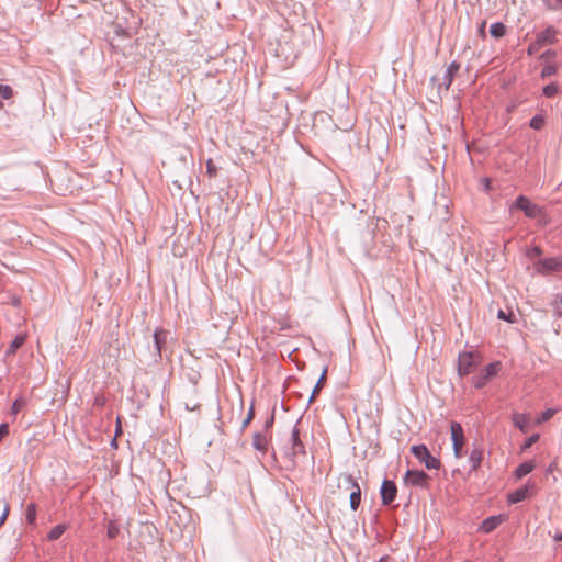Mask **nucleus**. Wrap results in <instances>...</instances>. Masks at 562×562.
I'll list each match as a JSON object with an SVG mask.
<instances>
[{"label": "nucleus", "instance_id": "1", "mask_svg": "<svg viewBox=\"0 0 562 562\" xmlns=\"http://www.w3.org/2000/svg\"><path fill=\"white\" fill-rule=\"evenodd\" d=\"M284 453L292 459L297 456L306 454L305 446L301 440L300 430L296 425L292 428L291 434L286 440V445L284 446Z\"/></svg>", "mask_w": 562, "mask_h": 562}, {"label": "nucleus", "instance_id": "2", "mask_svg": "<svg viewBox=\"0 0 562 562\" xmlns=\"http://www.w3.org/2000/svg\"><path fill=\"white\" fill-rule=\"evenodd\" d=\"M411 452L420 463H424L428 470H439L441 462L438 458L431 456L428 448L425 445H414L411 448Z\"/></svg>", "mask_w": 562, "mask_h": 562}, {"label": "nucleus", "instance_id": "3", "mask_svg": "<svg viewBox=\"0 0 562 562\" xmlns=\"http://www.w3.org/2000/svg\"><path fill=\"white\" fill-rule=\"evenodd\" d=\"M513 207L522 211L525 215L529 218H538L543 214L542 209L539 205L532 203L525 195H519L515 200Z\"/></svg>", "mask_w": 562, "mask_h": 562}, {"label": "nucleus", "instance_id": "4", "mask_svg": "<svg viewBox=\"0 0 562 562\" xmlns=\"http://www.w3.org/2000/svg\"><path fill=\"white\" fill-rule=\"evenodd\" d=\"M450 431H451L453 453H454V457L459 459L463 456L462 449L465 443L464 431H463L461 424L458 422H452L450 424Z\"/></svg>", "mask_w": 562, "mask_h": 562}, {"label": "nucleus", "instance_id": "5", "mask_svg": "<svg viewBox=\"0 0 562 562\" xmlns=\"http://www.w3.org/2000/svg\"><path fill=\"white\" fill-rule=\"evenodd\" d=\"M171 338L170 331L164 328H157L154 333V361L161 360L162 353L167 350L168 339Z\"/></svg>", "mask_w": 562, "mask_h": 562}, {"label": "nucleus", "instance_id": "6", "mask_svg": "<svg viewBox=\"0 0 562 562\" xmlns=\"http://www.w3.org/2000/svg\"><path fill=\"white\" fill-rule=\"evenodd\" d=\"M404 481L407 485L429 488L430 476L423 470H407Z\"/></svg>", "mask_w": 562, "mask_h": 562}, {"label": "nucleus", "instance_id": "7", "mask_svg": "<svg viewBox=\"0 0 562 562\" xmlns=\"http://www.w3.org/2000/svg\"><path fill=\"white\" fill-rule=\"evenodd\" d=\"M475 355L472 351H463L458 357V373L460 376L468 375L476 367Z\"/></svg>", "mask_w": 562, "mask_h": 562}, {"label": "nucleus", "instance_id": "8", "mask_svg": "<svg viewBox=\"0 0 562 562\" xmlns=\"http://www.w3.org/2000/svg\"><path fill=\"white\" fill-rule=\"evenodd\" d=\"M536 269L540 273L558 272L562 269V260L555 257L540 259L536 263Z\"/></svg>", "mask_w": 562, "mask_h": 562}, {"label": "nucleus", "instance_id": "9", "mask_svg": "<svg viewBox=\"0 0 562 562\" xmlns=\"http://www.w3.org/2000/svg\"><path fill=\"white\" fill-rule=\"evenodd\" d=\"M381 501L384 506L390 505L395 498L397 494V486L391 480H384L380 490Z\"/></svg>", "mask_w": 562, "mask_h": 562}, {"label": "nucleus", "instance_id": "10", "mask_svg": "<svg viewBox=\"0 0 562 562\" xmlns=\"http://www.w3.org/2000/svg\"><path fill=\"white\" fill-rule=\"evenodd\" d=\"M345 481L349 484L351 488L350 493V508L352 510H357L361 503V488L358 482L350 474H346L344 476Z\"/></svg>", "mask_w": 562, "mask_h": 562}, {"label": "nucleus", "instance_id": "11", "mask_svg": "<svg viewBox=\"0 0 562 562\" xmlns=\"http://www.w3.org/2000/svg\"><path fill=\"white\" fill-rule=\"evenodd\" d=\"M271 439V435L265 431L255 432L252 436V447L261 453H266L268 451V443Z\"/></svg>", "mask_w": 562, "mask_h": 562}, {"label": "nucleus", "instance_id": "12", "mask_svg": "<svg viewBox=\"0 0 562 562\" xmlns=\"http://www.w3.org/2000/svg\"><path fill=\"white\" fill-rule=\"evenodd\" d=\"M558 31L553 26H548L546 30L539 32L536 36L538 44L551 45L557 42Z\"/></svg>", "mask_w": 562, "mask_h": 562}, {"label": "nucleus", "instance_id": "13", "mask_svg": "<svg viewBox=\"0 0 562 562\" xmlns=\"http://www.w3.org/2000/svg\"><path fill=\"white\" fill-rule=\"evenodd\" d=\"M459 69H460V64L458 61H452L447 67V70L442 78V83H441L442 86H445L446 90H449L450 86L453 82V78H454L456 74L459 71Z\"/></svg>", "mask_w": 562, "mask_h": 562}, {"label": "nucleus", "instance_id": "14", "mask_svg": "<svg viewBox=\"0 0 562 562\" xmlns=\"http://www.w3.org/2000/svg\"><path fill=\"white\" fill-rule=\"evenodd\" d=\"M503 521H504V517L502 515L490 516L483 520L480 529L483 532L488 533V532H492L493 530H495Z\"/></svg>", "mask_w": 562, "mask_h": 562}, {"label": "nucleus", "instance_id": "15", "mask_svg": "<svg viewBox=\"0 0 562 562\" xmlns=\"http://www.w3.org/2000/svg\"><path fill=\"white\" fill-rule=\"evenodd\" d=\"M529 487L527 485L517 488L516 491L508 494L507 501L510 504H516L528 498Z\"/></svg>", "mask_w": 562, "mask_h": 562}, {"label": "nucleus", "instance_id": "16", "mask_svg": "<svg viewBox=\"0 0 562 562\" xmlns=\"http://www.w3.org/2000/svg\"><path fill=\"white\" fill-rule=\"evenodd\" d=\"M483 460V450L479 447H474L469 456L471 463V471H477Z\"/></svg>", "mask_w": 562, "mask_h": 562}, {"label": "nucleus", "instance_id": "17", "mask_svg": "<svg viewBox=\"0 0 562 562\" xmlns=\"http://www.w3.org/2000/svg\"><path fill=\"white\" fill-rule=\"evenodd\" d=\"M326 379H327V367H325L322 371V374L318 379V381L316 382L313 391H312V394L308 398V403H312L314 402L315 397L318 395V393L321 392V390L324 387L325 383H326Z\"/></svg>", "mask_w": 562, "mask_h": 562}, {"label": "nucleus", "instance_id": "18", "mask_svg": "<svg viewBox=\"0 0 562 562\" xmlns=\"http://www.w3.org/2000/svg\"><path fill=\"white\" fill-rule=\"evenodd\" d=\"M513 424L521 431L526 432L529 426V419L525 414L515 413L513 415Z\"/></svg>", "mask_w": 562, "mask_h": 562}, {"label": "nucleus", "instance_id": "19", "mask_svg": "<svg viewBox=\"0 0 562 562\" xmlns=\"http://www.w3.org/2000/svg\"><path fill=\"white\" fill-rule=\"evenodd\" d=\"M25 342V336L24 335H18L15 338L11 341L9 348L5 351V356H13L16 350L23 346Z\"/></svg>", "mask_w": 562, "mask_h": 562}, {"label": "nucleus", "instance_id": "20", "mask_svg": "<svg viewBox=\"0 0 562 562\" xmlns=\"http://www.w3.org/2000/svg\"><path fill=\"white\" fill-rule=\"evenodd\" d=\"M533 469H535V464L531 461L522 462L515 470V475L517 479H521V477L526 476L527 474H529L530 472H532Z\"/></svg>", "mask_w": 562, "mask_h": 562}, {"label": "nucleus", "instance_id": "21", "mask_svg": "<svg viewBox=\"0 0 562 562\" xmlns=\"http://www.w3.org/2000/svg\"><path fill=\"white\" fill-rule=\"evenodd\" d=\"M490 33L495 38H501L506 34V26L502 22L493 23L490 27Z\"/></svg>", "mask_w": 562, "mask_h": 562}, {"label": "nucleus", "instance_id": "22", "mask_svg": "<svg viewBox=\"0 0 562 562\" xmlns=\"http://www.w3.org/2000/svg\"><path fill=\"white\" fill-rule=\"evenodd\" d=\"M65 530H66L65 525L55 526L54 528L50 529V531L47 535L48 540H50V541L58 540L63 536Z\"/></svg>", "mask_w": 562, "mask_h": 562}, {"label": "nucleus", "instance_id": "23", "mask_svg": "<svg viewBox=\"0 0 562 562\" xmlns=\"http://www.w3.org/2000/svg\"><path fill=\"white\" fill-rule=\"evenodd\" d=\"M546 124V119L543 115L541 114H536L531 120H530V127L536 130V131H540L543 128Z\"/></svg>", "mask_w": 562, "mask_h": 562}, {"label": "nucleus", "instance_id": "24", "mask_svg": "<svg viewBox=\"0 0 562 562\" xmlns=\"http://www.w3.org/2000/svg\"><path fill=\"white\" fill-rule=\"evenodd\" d=\"M498 366V362L490 363L485 366V368L481 372L484 374L485 378H487V380H490L497 374Z\"/></svg>", "mask_w": 562, "mask_h": 562}, {"label": "nucleus", "instance_id": "25", "mask_svg": "<svg viewBox=\"0 0 562 562\" xmlns=\"http://www.w3.org/2000/svg\"><path fill=\"white\" fill-rule=\"evenodd\" d=\"M25 519L29 524H34L36 520V505L31 503L25 510Z\"/></svg>", "mask_w": 562, "mask_h": 562}, {"label": "nucleus", "instance_id": "26", "mask_svg": "<svg viewBox=\"0 0 562 562\" xmlns=\"http://www.w3.org/2000/svg\"><path fill=\"white\" fill-rule=\"evenodd\" d=\"M552 307L554 315L557 317H562V293L555 295Z\"/></svg>", "mask_w": 562, "mask_h": 562}, {"label": "nucleus", "instance_id": "27", "mask_svg": "<svg viewBox=\"0 0 562 562\" xmlns=\"http://www.w3.org/2000/svg\"><path fill=\"white\" fill-rule=\"evenodd\" d=\"M559 91V87L557 83L554 82H551L547 86L543 87L542 89V93L543 95H546L547 98H552L554 97Z\"/></svg>", "mask_w": 562, "mask_h": 562}, {"label": "nucleus", "instance_id": "28", "mask_svg": "<svg viewBox=\"0 0 562 562\" xmlns=\"http://www.w3.org/2000/svg\"><path fill=\"white\" fill-rule=\"evenodd\" d=\"M487 382H488L487 378H485L482 372H480L479 374H476L472 378V383L475 389L484 387Z\"/></svg>", "mask_w": 562, "mask_h": 562}, {"label": "nucleus", "instance_id": "29", "mask_svg": "<svg viewBox=\"0 0 562 562\" xmlns=\"http://www.w3.org/2000/svg\"><path fill=\"white\" fill-rule=\"evenodd\" d=\"M119 533H120V527H119V525H117L115 521H113V520L109 521V524H108V530H106V535H108V537H109L110 539H114V538H116V537H117V535H119Z\"/></svg>", "mask_w": 562, "mask_h": 562}, {"label": "nucleus", "instance_id": "30", "mask_svg": "<svg viewBox=\"0 0 562 562\" xmlns=\"http://www.w3.org/2000/svg\"><path fill=\"white\" fill-rule=\"evenodd\" d=\"M497 317L499 319H504V321H506L508 323H515L516 322V315L512 311L505 312L503 310H499L498 313H497Z\"/></svg>", "mask_w": 562, "mask_h": 562}, {"label": "nucleus", "instance_id": "31", "mask_svg": "<svg viewBox=\"0 0 562 562\" xmlns=\"http://www.w3.org/2000/svg\"><path fill=\"white\" fill-rule=\"evenodd\" d=\"M548 10L557 11L562 9V0H542Z\"/></svg>", "mask_w": 562, "mask_h": 562}, {"label": "nucleus", "instance_id": "32", "mask_svg": "<svg viewBox=\"0 0 562 562\" xmlns=\"http://www.w3.org/2000/svg\"><path fill=\"white\" fill-rule=\"evenodd\" d=\"M557 72V67L554 65H546L541 70V78H547L553 76Z\"/></svg>", "mask_w": 562, "mask_h": 562}, {"label": "nucleus", "instance_id": "33", "mask_svg": "<svg viewBox=\"0 0 562 562\" xmlns=\"http://www.w3.org/2000/svg\"><path fill=\"white\" fill-rule=\"evenodd\" d=\"M0 95L5 100L10 99L13 95L12 88L10 86L0 83Z\"/></svg>", "mask_w": 562, "mask_h": 562}, {"label": "nucleus", "instance_id": "34", "mask_svg": "<svg viewBox=\"0 0 562 562\" xmlns=\"http://www.w3.org/2000/svg\"><path fill=\"white\" fill-rule=\"evenodd\" d=\"M254 417H255V408H254V404H251V406L248 411L247 417L244 419V422L241 424V430H244L251 423Z\"/></svg>", "mask_w": 562, "mask_h": 562}, {"label": "nucleus", "instance_id": "35", "mask_svg": "<svg viewBox=\"0 0 562 562\" xmlns=\"http://www.w3.org/2000/svg\"><path fill=\"white\" fill-rule=\"evenodd\" d=\"M25 405V401L23 398H16L11 407L12 414H18L20 409Z\"/></svg>", "mask_w": 562, "mask_h": 562}, {"label": "nucleus", "instance_id": "36", "mask_svg": "<svg viewBox=\"0 0 562 562\" xmlns=\"http://www.w3.org/2000/svg\"><path fill=\"white\" fill-rule=\"evenodd\" d=\"M206 172L210 177H215L216 173H217V168L216 166L214 165L213 160L212 159H209L206 161Z\"/></svg>", "mask_w": 562, "mask_h": 562}, {"label": "nucleus", "instance_id": "37", "mask_svg": "<svg viewBox=\"0 0 562 562\" xmlns=\"http://www.w3.org/2000/svg\"><path fill=\"white\" fill-rule=\"evenodd\" d=\"M542 47L541 44H538V41L535 40L532 43L529 44L528 48H527V53L528 55H533L536 54L540 48Z\"/></svg>", "mask_w": 562, "mask_h": 562}, {"label": "nucleus", "instance_id": "38", "mask_svg": "<svg viewBox=\"0 0 562 562\" xmlns=\"http://www.w3.org/2000/svg\"><path fill=\"white\" fill-rule=\"evenodd\" d=\"M539 440V435L538 434H533L531 435L526 441L525 443L522 445V449H528L530 448L533 443H536L537 441Z\"/></svg>", "mask_w": 562, "mask_h": 562}, {"label": "nucleus", "instance_id": "39", "mask_svg": "<svg viewBox=\"0 0 562 562\" xmlns=\"http://www.w3.org/2000/svg\"><path fill=\"white\" fill-rule=\"evenodd\" d=\"M10 513V506L8 503L4 504V508H3V512H2V515L0 516V528L3 526V524L5 522L7 518H8V515Z\"/></svg>", "mask_w": 562, "mask_h": 562}, {"label": "nucleus", "instance_id": "40", "mask_svg": "<svg viewBox=\"0 0 562 562\" xmlns=\"http://www.w3.org/2000/svg\"><path fill=\"white\" fill-rule=\"evenodd\" d=\"M557 56V52L555 50H552V49H548L546 50L541 56L540 58L546 60V61H549L550 59L554 58Z\"/></svg>", "mask_w": 562, "mask_h": 562}, {"label": "nucleus", "instance_id": "41", "mask_svg": "<svg viewBox=\"0 0 562 562\" xmlns=\"http://www.w3.org/2000/svg\"><path fill=\"white\" fill-rule=\"evenodd\" d=\"M274 423V415L272 414L265 423L262 431L269 434L270 429Z\"/></svg>", "mask_w": 562, "mask_h": 562}, {"label": "nucleus", "instance_id": "42", "mask_svg": "<svg viewBox=\"0 0 562 562\" xmlns=\"http://www.w3.org/2000/svg\"><path fill=\"white\" fill-rule=\"evenodd\" d=\"M555 412H557V411H555V409H553V408H548L547 411H544V412L542 413L541 419H542L543 422L549 420L550 418H552V417H553V415L555 414Z\"/></svg>", "mask_w": 562, "mask_h": 562}, {"label": "nucleus", "instance_id": "43", "mask_svg": "<svg viewBox=\"0 0 562 562\" xmlns=\"http://www.w3.org/2000/svg\"><path fill=\"white\" fill-rule=\"evenodd\" d=\"M9 434V425L3 423L0 425V442Z\"/></svg>", "mask_w": 562, "mask_h": 562}, {"label": "nucleus", "instance_id": "44", "mask_svg": "<svg viewBox=\"0 0 562 562\" xmlns=\"http://www.w3.org/2000/svg\"><path fill=\"white\" fill-rule=\"evenodd\" d=\"M541 254H542V250H541V248H540L539 246H535V247H532V248L529 250V252H528V255H529L530 257H539Z\"/></svg>", "mask_w": 562, "mask_h": 562}, {"label": "nucleus", "instance_id": "45", "mask_svg": "<svg viewBox=\"0 0 562 562\" xmlns=\"http://www.w3.org/2000/svg\"><path fill=\"white\" fill-rule=\"evenodd\" d=\"M485 25H486V22L483 21L479 27V34L484 38L486 36V33H485Z\"/></svg>", "mask_w": 562, "mask_h": 562}, {"label": "nucleus", "instance_id": "46", "mask_svg": "<svg viewBox=\"0 0 562 562\" xmlns=\"http://www.w3.org/2000/svg\"><path fill=\"white\" fill-rule=\"evenodd\" d=\"M555 540L562 541V533L555 537Z\"/></svg>", "mask_w": 562, "mask_h": 562}, {"label": "nucleus", "instance_id": "47", "mask_svg": "<svg viewBox=\"0 0 562 562\" xmlns=\"http://www.w3.org/2000/svg\"><path fill=\"white\" fill-rule=\"evenodd\" d=\"M117 424H120V420L117 422ZM119 431H121L120 425H117L116 434H117Z\"/></svg>", "mask_w": 562, "mask_h": 562}, {"label": "nucleus", "instance_id": "48", "mask_svg": "<svg viewBox=\"0 0 562 562\" xmlns=\"http://www.w3.org/2000/svg\"><path fill=\"white\" fill-rule=\"evenodd\" d=\"M352 125L351 124H347L344 130H347L348 127H351Z\"/></svg>", "mask_w": 562, "mask_h": 562}, {"label": "nucleus", "instance_id": "49", "mask_svg": "<svg viewBox=\"0 0 562 562\" xmlns=\"http://www.w3.org/2000/svg\"><path fill=\"white\" fill-rule=\"evenodd\" d=\"M2 108H3V102H2V101H0V109H2Z\"/></svg>", "mask_w": 562, "mask_h": 562}]
</instances>
